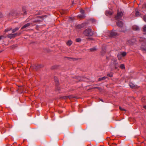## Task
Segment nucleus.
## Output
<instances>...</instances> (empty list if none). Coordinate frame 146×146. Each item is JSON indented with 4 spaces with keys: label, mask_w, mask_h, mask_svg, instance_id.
<instances>
[{
    "label": "nucleus",
    "mask_w": 146,
    "mask_h": 146,
    "mask_svg": "<svg viewBox=\"0 0 146 146\" xmlns=\"http://www.w3.org/2000/svg\"><path fill=\"white\" fill-rule=\"evenodd\" d=\"M132 28L133 30L135 31H138L139 30V27L138 26L136 25L133 26Z\"/></svg>",
    "instance_id": "obj_10"
},
{
    "label": "nucleus",
    "mask_w": 146,
    "mask_h": 146,
    "mask_svg": "<svg viewBox=\"0 0 146 146\" xmlns=\"http://www.w3.org/2000/svg\"><path fill=\"white\" fill-rule=\"evenodd\" d=\"M55 81H56H56H57V82H58V81L57 80H56V79H55Z\"/></svg>",
    "instance_id": "obj_34"
},
{
    "label": "nucleus",
    "mask_w": 146,
    "mask_h": 146,
    "mask_svg": "<svg viewBox=\"0 0 146 146\" xmlns=\"http://www.w3.org/2000/svg\"><path fill=\"white\" fill-rule=\"evenodd\" d=\"M30 25V23H27V24H25L21 28L22 29H24V28H27V27H29Z\"/></svg>",
    "instance_id": "obj_12"
},
{
    "label": "nucleus",
    "mask_w": 146,
    "mask_h": 146,
    "mask_svg": "<svg viewBox=\"0 0 146 146\" xmlns=\"http://www.w3.org/2000/svg\"><path fill=\"white\" fill-rule=\"evenodd\" d=\"M107 76H109L110 77H112L113 76L112 74L111 73L110 74H108L107 75Z\"/></svg>",
    "instance_id": "obj_25"
},
{
    "label": "nucleus",
    "mask_w": 146,
    "mask_h": 146,
    "mask_svg": "<svg viewBox=\"0 0 146 146\" xmlns=\"http://www.w3.org/2000/svg\"><path fill=\"white\" fill-rule=\"evenodd\" d=\"M123 25V23L122 21L118 20L117 22V25L119 27H121Z\"/></svg>",
    "instance_id": "obj_8"
},
{
    "label": "nucleus",
    "mask_w": 146,
    "mask_h": 146,
    "mask_svg": "<svg viewBox=\"0 0 146 146\" xmlns=\"http://www.w3.org/2000/svg\"><path fill=\"white\" fill-rule=\"evenodd\" d=\"M19 29V28L16 27L15 29H13L12 30L13 33H14L15 32V31H16L18 30Z\"/></svg>",
    "instance_id": "obj_17"
},
{
    "label": "nucleus",
    "mask_w": 146,
    "mask_h": 146,
    "mask_svg": "<svg viewBox=\"0 0 146 146\" xmlns=\"http://www.w3.org/2000/svg\"><path fill=\"white\" fill-rule=\"evenodd\" d=\"M110 36L111 37H114L117 35V33L115 31H112L110 32Z\"/></svg>",
    "instance_id": "obj_7"
},
{
    "label": "nucleus",
    "mask_w": 146,
    "mask_h": 146,
    "mask_svg": "<svg viewBox=\"0 0 146 146\" xmlns=\"http://www.w3.org/2000/svg\"><path fill=\"white\" fill-rule=\"evenodd\" d=\"M78 16L80 18H82L83 17V16L82 15H78Z\"/></svg>",
    "instance_id": "obj_31"
},
{
    "label": "nucleus",
    "mask_w": 146,
    "mask_h": 146,
    "mask_svg": "<svg viewBox=\"0 0 146 146\" xmlns=\"http://www.w3.org/2000/svg\"><path fill=\"white\" fill-rule=\"evenodd\" d=\"M143 19L144 21L146 22V15L144 16Z\"/></svg>",
    "instance_id": "obj_28"
},
{
    "label": "nucleus",
    "mask_w": 146,
    "mask_h": 146,
    "mask_svg": "<svg viewBox=\"0 0 146 146\" xmlns=\"http://www.w3.org/2000/svg\"><path fill=\"white\" fill-rule=\"evenodd\" d=\"M72 43V42L71 40H69L67 42V44L68 46H70Z\"/></svg>",
    "instance_id": "obj_16"
},
{
    "label": "nucleus",
    "mask_w": 146,
    "mask_h": 146,
    "mask_svg": "<svg viewBox=\"0 0 146 146\" xmlns=\"http://www.w3.org/2000/svg\"><path fill=\"white\" fill-rule=\"evenodd\" d=\"M3 37V36H0V40H1Z\"/></svg>",
    "instance_id": "obj_32"
},
{
    "label": "nucleus",
    "mask_w": 146,
    "mask_h": 146,
    "mask_svg": "<svg viewBox=\"0 0 146 146\" xmlns=\"http://www.w3.org/2000/svg\"><path fill=\"white\" fill-rule=\"evenodd\" d=\"M106 15L108 16L112 14V11L111 10H107L105 12Z\"/></svg>",
    "instance_id": "obj_9"
},
{
    "label": "nucleus",
    "mask_w": 146,
    "mask_h": 146,
    "mask_svg": "<svg viewBox=\"0 0 146 146\" xmlns=\"http://www.w3.org/2000/svg\"><path fill=\"white\" fill-rule=\"evenodd\" d=\"M113 61H114L113 64H114V65H115V64H116V63H117L116 60H115L114 59V60Z\"/></svg>",
    "instance_id": "obj_29"
},
{
    "label": "nucleus",
    "mask_w": 146,
    "mask_h": 146,
    "mask_svg": "<svg viewBox=\"0 0 146 146\" xmlns=\"http://www.w3.org/2000/svg\"><path fill=\"white\" fill-rule=\"evenodd\" d=\"M74 3V1H73V2H72V4H73V3Z\"/></svg>",
    "instance_id": "obj_37"
},
{
    "label": "nucleus",
    "mask_w": 146,
    "mask_h": 146,
    "mask_svg": "<svg viewBox=\"0 0 146 146\" xmlns=\"http://www.w3.org/2000/svg\"><path fill=\"white\" fill-rule=\"evenodd\" d=\"M143 30L144 32L146 31V25H145L143 27Z\"/></svg>",
    "instance_id": "obj_23"
},
{
    "label": "nucleus",
    "mask_w": 146,
    "mask_h": 146,
    "mask_svg": "<svg viewBox=\"0 0 146 146\" xmlns=\"http://www.w3.org/2000/svg\"><path fill=\"white\" fill-rule=\"evenodd\" d=\"M146 34V33H145Z\"/></svg>",
    "instance_id": "obj_40"
},
{
    "label": "nucleus",
    "mask_w": 146,
    "mask_h": 146,
    "mask_svg": "<svg viewBox=\"0 0 146 146\" xmlns=\"http://www.w3.org/2000/svg\"><path fill=\"white\" fill-rule=\"evenodd\" d=\"M37 115H38V112H37Z\"/></svg>",
    "instance_id": "obj_38"
},
{
    "label": "nucleus",
    "mask_w": 146,
    "mask_h": 146,
    "mask_svg": "<svg viewBox=\"0 0 146 146\" xmlns=\"http://www.w3.org/2000/svg\"><path fill=\"white\" fill-rule=\"evenodd\" d=\"M16 34H10L8 35V37L10 38H11L13 37H15L16 36Z\"/></svg>",
    "instance_id": "obj_11"
},
{
    "label": "nucleus",
    "mask_w": 146,
    "mask_h": 146,
    "mask_svg": "<svg viewBox=\"0 0 146 146\" xmlns=\"http://www.w3.org/2000/svg\"><path fill=\"white\" fill-rule=\"evenodd\" d=\"M86 36H91L93 34L92 31L90 29H88L85 30L83 33Z\"/></svg>",
    "instance_id": "obj_2"
},
{
    "label": "nucleus",
    "mask_w": 146,
    "mask_h": 146,
    "mask_svg": "<svg viewBox=\"0 0 146 146\" xmlns=\"http://www.w3.org/2000/svg\"><path fill=\"white\" fill-rule=\"evenodd\" d=\"M120 68L122 69H124L125 68L123 64H122L120 65Z\"/></svg>",
    "instance_id": "obj_20"
},
{
    "label": "nucleus",
    "mask_w": 146,
    "mask_h": 146,
    "mask_svg": "<svg viewBox=\"0 0 146 146\" xmlns=\"http://www.w3.org/2000/svg\"><path fill=\"white\" fill-rule=\"evenodd\" d=\"M24 7L23 8V11Z\"/></svg>",
    "instance_id": "obj_36"
},
{
    "label": "nucleus",
    "mask_w": 146,
    "mask_h": 146,
    "mask_svg": "<svg viewBox=\"0 0 146 146\" xmlns=\"http://www.w3.org/2000/svg\"><path fill=\"white\" fill-rule=\"evenodd\" d=\"M135 15L136 16H139V12L137 11H136Z\"/></svg>",
    "instance_id": "obj_21"
},
{
    "label": "nucleus",
    "mask_w": 146,
    "mask_h": 146,
    "mask_svg": "<svg viewBox=\"0 0 146 146\" xmlns=\"http://www.w3.org/2000/svg\"><path fill=\"white\" fill-rule=\"evenodd\" d=\"M136 41V38L135 37L128 40L127 42V44L129 45H133Z\"/></svg>",
    "instance_id": "obj_3"
},
{
    "label": "nucleus",
    "mask_w": 146,
    "mask_h": 146,
    "mask_svg": "<svg viewBox=\"0 0 146 146\" xmlns=\"http://www.w3.org/2000/svg\"><path fill=\"white\" fill-rule=\"evenodd\" d=\"M46 16H37V22L42 21L46 17Z\"/></svg>",
    "instance_id": "obj_5"
},
{
    "label": "nucleus",
    "mask_w": 146,
    "mask_h": 146,
    "mask_svg": "<svg viewBox=\"0 0 146 146\" xmlns=\"http://www.w3.org/2000/svg\"><path fill=\"white\" fill-rule=\"evenodd\" d=\"M139 40L140 42H141V48L144 51L146 50V39L145 38H143L142 37H141L140 38Z\"/></svg>",
    "instance_id": "obj_1"
},
{
    "label": "nucleus",
    "mask_w": 146,
    "mask_h": 146,
    "mask_svg": "<svg viewBox=\"0 0 146 146\" xmlns=\"http://www.w3.org/2000/svg\"><path fill=\"white\" fill-rule=\"evenodd\" d=\"M107 78V77L106 76H104L103 77L100 78L99 79V80L100 81L103 80H105L106 78Z\"/></svg>",
    "instance_id": "obj_15"
},
{
    "label": "nucleus",
    "mask_w": 146,
    "mask_h": 146,
    "mask_svg": "<svg viewBox=\"0 0 146 146\" xmlns=\"http://www.w3.org/2000/svg\"><path fill=\"white\" fill-rule=\"evenodd\" d=\"M123 13L121 11H118L117 15L115 17V19L116 20H119L121 19L123 16Z\"/></svg>",
    "instance_id": "obj_4"
},
{
    "label": "nucleus",
    "mask_w": 146,
    "mask_h": 146,
    "mask_svg": "<svg viewBox=\"0 0 146 146\" xmlns=\"http://www.w3.org/2000/svg\"><path fill=\"white\" fill-rule=\"evenodd\" d=\"M119 109L121 110H125L123 108H122L120 107H119Z\"/></svg>",
    "instance_id": "obj_30"
},
{
    "label": "nucleus",
    "mask_w": 146,
    "mask_h": 146,
    "mask_svg": "<svg viewBox=\"0 0 146 146\" xmlns=\"http://www.w3.org/2000/svg\"><path fill=\"white\" fill-rule=\"evenodd\" d=\"M143 108L146 109V106H143Z\"/></svg>",
    "instance_id": "obj_33"
},
{
    "label": "nucleus",
    "mask_w": 146,
    "mask_h": 146,
    "mask_svg": "<svg viewBox=\"0 0 146 146\" xmlns=\"http://www.w3.org/2000/svg\"><path fill=\"white\" fill-rule=\"evenodd\" d=\"M144 6L146 7V3L145 4Z\"/></svg>",
    "instance_id": "obj_35"
},
{
    "label": "nucleus",
    "mask_w": 146,
    "mask_h": 146,
    "mask_svg": "<svg viewBox=\"0 0 146 146\" xmlns=\"http://www.w3.org/2000/svg\"><path fill=\"white\" fill-rule=\"evenodd\" d=\"M10 30H11L10 29H7L5 30V32H7L8 31H10Z\"/></svg>",
    "instance_id": "obj_27"
},
{
    "label": "nucleus",
    "mask_w": 146,
    "mask_h": 146,
    "mask_svg": "<svg viewBox=\"0 0 146 146\" xmlns=\"http://www.w3.org/2000/svg\"><path fill=\"white\" fill-rule=\"evenodd\" d=\"M1 52L0 51V52Z\"/></svg>",
    "instance_id": "obj_39"
},
{
    "label": "nucleus",
    "mask_w": 146,
    "mask_h": 146,
    "mask_svg": "<svg viewBox=\"0 0 146 146\" xmlns=\"http://www.w3.org/2000/svg\"><path fill=\"white\" fill-rule=\"evenodd\" d=\"M129 85L131 88H134L135 87V85L134 84L132 83H129Z\"/></svg>",
    "instance_id": "obj_14"
},
{
    "label": "nucleus",
    "mask_w": 146,
    "mask_h": 146,
    "mask_svg": "<svg viewBox=\"0 0 146 146\" xmlns=\"http://www.w3.org/2000/svg\"><path fill=\"white\" fill-rule=\"evenodd\" d=\"M86 25V23H82L80 25H78L76 26V28L77 29H80L84 27Z\"/></svg>",
    "instance_id": "obj_6"
},
{
    "label": "nucleus",
    "mask_w": 146,
    "mask_h": 146,
    "mask_svg": "<svg viewBox=\"0 0 146 146\" xmlns=\"http://www.w3.org/2000/svg\"><path fill=\"white\" fill-rule=\"evenodd\" d=\"M73 98V97L72 96H64L63 97V98L64 99H67L68 98H69V99H71Z\"/></svg>",
    "instance_id": "obj_13"
},
{
    "label": "nucleus",
    "mask_w": 146,
    "mask_h": 146,
    "mask_svg": "<svg viewBox=\"0 0 146 146\" xmlns=\"http://www.w3.org/2000/svg\"><path fill=\"white\" fill-rule=\"evenodd\" d=\"M120 54H121V55H122V56H124L126 55V53L125 52H123L120 53Z\"/></svg>",
    "instance_id": "obj_18"
},
{
    "label": "nucleus",
    "mask_w": 146,
    "mask_h": 146,
    "mask_svg": "<svg viewBox=\"0 0 146 146\" xmlns=\"http://www.w3.org/2000/svg\"><path fill=\"white\" fill-rule=\"evenodd\" d=\"M96 50V49L95 48H93L90 49V50L92 51H94Z\"/></svg>",
    "instance_id": "obj_22"
},
{
    "label": "nucleus",
    "mask_w": 146,
    "mask_h": 146,
    "mask_svg": "<svg viewBox=\"0 0 146 146\" xmlns=\"http://www.w3.org/2000/svg\"><path fill=\"white\" fill-rule=\"evenodd\" d=\"M76 41L77 42H79L81 41V39L80 38H77L76 39Z\"/></svg>",
    "instance_id": "obj_24"
},
{
    "label": "nucleus",
    "mask_w": 146,
    "mask_h": 146,
    "mask_svg": "<svg viewBox=\"0 0 146 146\" xmlns=\"http://www.w3.org/2000/svg\"><path fill=\"white\" fill-rule=\"evenodd\" d=\"M122 56V55H121V54H120V53L118 54L117 57L119 59H121V58Z\"/></svg>",
    "instance_id": "obj_19"
},
{
    "label": "nucleus",
    "mask_w": 146,
    "mask_h": 146,
    "mask_svg": "<svg viewBox=\"0 0 146 146\" xmlns=\"http://www.w3.org/2000/svg\"><path fill=\"white\" fill-rule=\"evenodd\" d=\"M80 13L82 14H83L84 13V10H82V9H81L80 10Z\"/></svg>",
    "instance_id": "obj_26"
}]
</instances>
